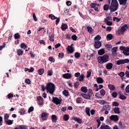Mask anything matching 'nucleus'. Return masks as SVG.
<instances>
[{
    "mask_svg": "<svg viewBox=\"0 0 129 129\" xmlns=\"http://www.w3.org/2000/svg\"><path fill=\"white\" fill-rule=\"evenodd\" d=\"M119 3V5L121 6L122 5V10L124 11L126 9L127 5H126V0H118Z\"/></svg>",
    "mask_w": 129,
    "mask_h": 129,
    "instance_id": "obj_4",
    "label": "nucleus"
},
{
    "mask_svg": "<svg viewBox=\"0 0 129 129\" xmlns=\"http://www.w3.org/2000/svg\"><path fill=\"white\" fill-rule=\"evenodd\" d=\"M106 38L107 40H112V39L113 38V36H112V34H109L107 35Z\"/></svg>",
    "mask_w": 129,
    "mask_h": 129,
    "instance_id": "obj_33",
    "label": "nucleus"
},
{
    "mask_svg": "<svg viewBox=\"0 0 129 129\" xmlns=\"http://www.w3.org/2000/svg\"><path fill=\"white\" fill-rule=\"evenodd\" d=\"M113 21H116L117 23H118V22H120V19H119L117 17H113Z\"/></svg>",
    "mask_w": 129,
    "mask_h": 129,
    "instance_id": "obj_60",
    "label": "nucleus"
},
{
    "mask_svg": "<svg viewBox=\"0 0 129 129\" xmlns=\"http://www.w3.org/2000/svg\"><path fill=\"white\" fill-rule=\"evenodd\" d=\"M99 103L100 104H101L102 105H103V104H105V103H106V102H105V101H104L103 100H100L99 101Z\"/></svg>",
    "mask_w": 129,
    "mask_h": 129,
    "instance_id": "obj_62",
    "label": "nucleus"
},
{
    "mask_svg": "<svg viewBox=\"0 0 129 129\" xmlns=\"http://www.w3.org/2000/svg\"><path fill=\"white\" fill-rule=\"evenodd\" d=\"M101 129H111L108 125H101L100 126Z\"/></svg>",
    "mask_w": 129,
    "mask_h": 129,
    "instance_id": "obj_27",
    "label": "nucleus"
},
{
    "mask_svg": "<svg viewBox=\"0 0 129 129\" xmlns=\"http://www.w3.org/2000/svg\"><path fill=\"white\" fill-rule=\"evenodd\" d=\"M87 29L88 30V32L90 33V34H92V32H93V29H92L91 28V27L90 26H88L87 27Z\"/></svg>",
    "mask_w": 129,
    "mask_h": 129,
    "instance_id": "obj_34",
    "label": "nucleus"
},
{
    "mask_svg": "<svg viewBox=\"0 0 129 129\" xmlns=\"http://www.w3.org/2000/svg\"><path fill=\"white\" fill-rule=\"evenodd\" d=\"M72 119L73 120H75V121H77V122H78V123H80V124L82 123V119H81L80 118H77L76 117H73L72 118Z\"/></svg>",
    "mask_w": 129,
    "mask_h": 129,
    "instance_id": "obj_14",
    "label": "nucleus"
},
{
    "mask_svg": "<svg viewBox=\"0 0 129 129\" xmlns=\"http://www.w3.org/2000/svg\"><path fill=\"white\" fill-rule=\"evenodd\" d=\"M109 55L106 54L102 56L98 57V62L100 64H103V63H106L109 61Z\"/></svg>",
    "mask_w": 129,
    "mask_h": 129,
    "instance_id": "obj_3",
    "label": "nucleus"
},
{
    "mask_svg": "<svg viewBox=\"0 0 129 129\" xmlns=\"http://www.w3.org/2000/svg\"><path fill=\"white\" fill-rule=\"evenodd\" d=\"M19 113L21 114V115H23L26 113V111L25 110V109L21 108L19 111Z\"/></svg>",
    "mask_w": 129,
    "mask_h": 129,
    "instance_id": "obj_36",
    "label": "nucleus"
},
{
    "mask_svg": "<svg viewBox=\"0 0 129 129\" xmlns=\"http://www.w3.org/2000/svg\"><path fill=\"white\" fill-rule=\"evenodd\" d=\"M86 113L89 116H90V109L89 107L86 108Z\"/></svg>",
    "mask_w": 129,
    "mask_h": 129,
    "instance_id": "obj_37",
    "label": "nucleus"
},
{
    "mask_svg": "<svg viewBox=\"0 0 129 129\" xmlns=\"http://www.w3.org/2000/svg\"><path fill=\"white\" fill-rule=\"evenodd\" d=\"M20 47L22 49L24 48V49H26V48H27V47H28V46H27V45H26V44H25V43H22L21 44Z\"/></svg>",
    "mask_w": 129,
    "mask_h": 129,
    "instance_id": "obj_46",
    "label": "nucleus"
},
{
    "mask_svg": "<svg viewBox=\"0 0 129 129\" xmlns=\"http://www.w3.org/2000/svg\"><path fill=\"white\" fill-rule=\"evenodd\" d=\"M92 57H93V54H90V55H87V60H90Z\"/></svg>",
    "mask_w": 129,
    "mask_h": 129,
    "instance_id": "obj_58",
    "label": "nucleus"
},
{
    "mask_svg": "<svg viewBox=\"0 0 129 129\" xmlns=\"http://www.w3.org/2000/svg\"><path fill=\"white\" fill-rule=\"evenodd\" d=\"M62 93L64 96H69V92L68 91L64 90L63 91Z\"/></svg>",
    "mask_w": 129,
    "mask_h": 129,
    "instance_id": "obj_41",
    "label": "nucleus"
},
{
    "mask_svg": "<svg viewBox=\"0 0 129 129\" xmlns=\"http://www.w3.org/2000/svg\"><path fill=\"white\" fill-rule=\"evenodd\" d=\"M52 101V102H53V103H55L56 105H58V104H61V103H62L61 99H60L55 97H53Z\"/></svg>",
    "mask_w": 129,
    "mask_h": 129,
    "instance_id": "obj_5",
    "label": "nucleus"
},
{
    "mask_svg": "<svg viewBox=\"0 0 129 129\" xmlns=\"http://www.w3.org/2000/svg\"><path fill=\"white\" fill-rule=\"evenodd\" d=\"M47 92L53 94L55 92V85L51 82L47 83L45 87Z\"/></svg>",
    "mask_w": 129,
    "mask_h": 129,
    "instance_id": "obj_2",
    "label": "nucleus"
},
{
    "mask_svg": "<svg viewBox=\"0 0 129 129\" xmlns=\"http://www.w3.org/2000/svg\"><path fill=\"white\" fill-rule=\"evenodd\" d=\"M118 76L120 77H123V76H124V73L123 72H121L118 74Z\"/></svg>",
    "mask_w": 129,
    "mask_h": 129,
    "instance_id": "obj_63",
    "label": "nucleus"
},
{
    "mask_svg": "<svg viewBox=\"0 0 129 129\" xmlns=\"http://www.w3.org/2000/svg\"><path fill=\"white\" fill-rule=\"evenodd\" d=\"M113 111L114 112V113H117V114L120 113V111L119 110V107H115L113 109Z\"/></svg>",
    "mask_w": 129,
    "mask_h": 129,
    "instance_id": "obj_26",
    "label": "nucleus"
},
{
    "mask_svg": "<svg viewBox=\"0 0 129 129\" xmlns=\"http://www.w3.org/2000/svg\"><path fill=\"white\" fill-rule=\"evenodd\" d=\"M123 54L125 55V56H128L129 55V47H126L124 51H123Z\"/></svg>",
    "mask_w": 129,
    "mask_h": 129,
    "instance_id": "obj_21",
    "label": "nucleus"
},
{
    "mask_svg": "<svg viewBox=\"0 0 129 129\" xmlns=\"http://www.w3.org/2000/svg\"><path fill=\"white\" fill-rule=\"evenodd\" d=\"M69 118H70V116L69 115L66 114L63 116V119L64 121H68L69 120Z\"/></svg>",
    "mask_w": 129,
    "mask_h": 129,
    "instance_id": "obj_19",
    "label": "nucleus"
},
{
    "mask_svg": "<svg viewBox=\"0 0 129 129\" xmlns=\"http://www.w3.org/2000/svg\"><path fill=\"white\" fill-rule=\"evenodd\" d=\"M125 91L126 92V93H129V85H128L126 88H125Z\"/></svg>",
    "mask_w": 129,
    "mask_h": 129,
    "instance_id": "obj_64",
    "label": "nucleus"
},
{
    "mask_svg": "<svg viewBox=\"0 0 129 129\" xmlns=\"http://www.w3.org/2000/svg\"><path fill=\"white\" fill-rule=\"evenodd\" d=\"M77 80L79 81H83L84 80V75L81 74L79 78H77Z\"/></svg>",
    "mask_w": 129,
    "mask_h": 129,
    "instance_id": "obj_23",
    "label": "nucleus"
},
{
    "mask_svg": "<svg viewBox=\"0 0 129 129\" xmlns=\"http://www.w3.org/2000/svg\"><path fill=\"white\" fill-rule=\"evenodd\" d=\"M105 47L107 48V49H111L112 45L111 44H106L105 45Z\"/></svg>",
    "mask_w": 129,
    "mask_h": 129,
    "instance_id": "obj_54",
    "label": "nucleus"
},
{
    "mask_svg": "<svg viewBox=\"0 0 129 129\" xmlns=\"http://www.w3.org/2000/svg\"><path fill=\"white\" fill-rule=\"evenodd\" d=\"M112 67H113V64L111 62L108 63L106 65V68L108 70H110L111 69H112Z\"/></svg>",
    "mask_w": 129,
    "mask_h": 129,
    "instance_id": "obj_15",
    "label": "nucleus"
},
{
    "mask_svg": "<svg viewBox=\"0 0 129 129\" xmlns=\"http://www.w3.org/2000/svg\"><path fill=\"white\" fill-rule=\"evenodd\" d=\"M100 93L102 96H104V95H105V90H104V89H102L100 91Z\"/></svg>",
    "mask_w": 129,
    "mask_h": 129,
    "instance_id": "obj_47",
    "label": "nucleus"
},
{
    "mask_svg": "<svg viewBox=\"0 0 129 129\" xmlns=\"http://www.w3.org/2000/svg\"><path fill=\"white\" fill-rule=\"evenodd\" d=\"M104 53H105V51H104V48H102V49H100L98 52V55H103V54H104Z\"/></svg>",
    "mask_w": 129,
    "mask_h": 129,
    "instance_id": "obj_29",
    "label": "nucleus"
},
{
    "mask_svg": "<svg viewBox=\"0 0 129 129\" xmlns=\"http://www.w3.org/2000/svg\"><path fill=\"white\" fill-rule=\"evenodd\" d=\"M62 77H63V78H65L66 79H70V78H71V74L69 73L63 74L62 75Z\"/></svg>",
    "mask_w": 129,
    "mask_h": 129,
    "instance_id": "obj_20",
    "label": "nucleus"
},
{
    "mask_svg": "<svg viewBox=\"0 0 129 129\" xmlns=\"http://www.w3.org/2000/svg\"><path fill=\"white\" fill-rule=\"evenodd\" d=\"M13 122L14 120H7L6 121H5L6 124H8V125H11V124H13Z\"/></svg>",
    "mask_w": 129,
    "mask_h": 129,
    "instance_id": "obj_25",
    "label": "nucleus"
},
{
    "mask_svg": "<svg viewBox=\"0 0 129 129\" xmlns=\"http://www.w3.org/2000/svg\"><path fill=\"white\" fill-rule=\"evenodd\" d=\"M117 9H118V2L117 0H112L110 6L108 4H105L103 6L104 11H108L109 10V15L117 11Z\"/></svg>",
    "mask_w": 129,
    "mask_h": 129,
    "instance_id": "obj_1",
    "label": "nucleus"
},
{
    "mask_svg": "<svg viewBox=\"0 0 129 129\" xmlns=\"http://www.w3.org/2000/svg\"><path fill=\"white\" fill-rule=\"evenodd\" d=\"M101 39V37L100 35H97L95 38L94 40L95 41H99Z\"/></svg>",
    "mask_w": 129,
    "mask_h": 129,
    "instance_id": "obj_48",
    "label": "nucleus"
},
{
    "mask_svg": "<svg viewBox=\"0 0 129 129\" xmlns=\"http://www.w3.org/2000/svg\"><path fill=\"white\" fill-rule=\"evenodd\" d=\"M18 129H27V126L25 125H21L18 127Z\"/></svg>",
    "mask_w": 129,
    "mask_h": 129,
    "instance_id": "obj_50",
    "label": "nucleus"
},
{
    "mask_svg": "<svg viewBox=\"0 0 129 129\" xmlns=\"http://www.w3.org/2000/svg\"><path fill=\"white\" fill-rule=\"evenodd\" d=\"M49 115V113L47 112H43L41 114V117L43 120H47V116Z\"/></svg>",
    "mask_w": 129,
    "mask_h": 129,
    "instance_id": "obj_13",
    "label": "nucleus"
},
{
    "mask_svg": "<svg viewBox=\"0 0 129 129\" xmlns=\"http://www.w3.org/2000/svg\"><path fill=\"white\" fill-rule=\"evenodd\" d=\"M82 101V98H77L76 99V102L77 103H81V102Z\"/></svg>",
    "mask_w": 129,
    "mask_h": 129,
    "instance_id": "obj_49",
    "label": "nucleus"
},
{
    "mask_svg": "<svg viewBox=\"0 0 129 129\" xmlns=\"http://www.w3.org/2000/svg\"><path fill=\"white\" fill-rule=\"evenodd\" d=\"M30 57H31V58H35V54H34V52L31 51L30 52Z\"/></svg>",
    "mask_w": 129,
    "mask_h": 129,
    "instance_id": "obj_55",
    "label": "nucleus"
},
{
    "mask_svg": "<svg viewBox=\"0 0 129 129\" xmlns=\"http://www.w3.org/2000/svg\"><path fill=\"white\" fill-rule=\"evenodd\" d=\"M14 38L15 39H20L21 38V35H20V33H15L14 34Z\"/></svg>",
    "mask_w": 129,
    "mask_h": 129,
    "instance_id": "obj_40",
    "label": "nucleus"
},
{
    "mask_svg": "<svg viewBox=\"0 0 129 129\" xmlns=\"http://www.w3.org/2000/svg\"><path fill=\"white\" fill-rule=\"evenodd\" d=\"M57 119H58L57 118V116H56L55 115H52L51 116V120L52 122H56Z\"/></svg>",
    "mask_w": 129,
    "mask_h": 129,
    "instance_id": "obj_24",
    "label": "nucleus"
},
{
    "mask_svg": "<svg viewBox=\"0 0 129 129\" xmlns=\"http://www.w3.org/2000/svg\"><path fill=\"white\" fill-rule=\"evenodd\" d=\"M116 51H117V47H114L112 48L111 53L113 57H115V56L117 55V53H116Z\"/></svg>",
    "mask_w": 129,
    "mask_h": 129,
    "instance_id": "obj_10",
    "label": "nucleus"
},
{
    "mask_svg": "<svg viewBox=\"0 0 129 129\" xmlns=\"http://www.w3.org/2000/svg\"><path fill=\"white\" fill-rule=\"evenodd\" d=\"M96 81L98 84H101L102 83H103V79L101 77H98L96 79Z\"/></svg>",
    "mask_w": 129,
    "mask_h": 129,
    "instance_id": "obj_17",
    "label": "nucleus"
},
{
    "mask_svg": "<svg viewBox=\"0 0 129 129\" xmlns=\"http://www.w3.org/2000/svg\"><path fill=\"white\" fill-rule=\"evenodd\" d=\"M111 108V106L109 105H106L105 106H103V110H105L104 112L105 114H107L108 113V111L110 110V108Z\"/></svg>",
    "mask_w": 129,
    "mask_h": 129,
    "instance_id": "obj_8",
    "label": "nucleus"
},
{
    "mask_svg": "<svg viewBox=\"0 0 129 129\" xmlns=\"http://www.w3.org/2000/svg\"><path fill=\"white\" fill-rule=\"evenodd\" d=\"M112 106H119V103H118V102L114 101L112 102Z\"/></svg>",
    "mask_w": 129,
    "mask_h": 129,
    "instance_id": "obj_45",
    "label": "nucleus"
},
{
    "mask_svg": "<svg viewBox=\"0 0 129 129\" xmlns=\"http://www.w3.org/2000/svg\"><path fill=\"white\" fill-rule=\"evenodd\" d=\"M92 72V70H89L87 71V78H89V77H90L91 76V73Z\"/></svg>",
    "mask_w": 129,
    "mask_h": 129,
    "instance_id": "obj_42",
    "label": "nucleus"
},
{
    "mask_svg": "<svg viewBox=\"0 0 129 129\" xmlns=\"http://www.w3.org/2000/svg\"><path fill=\"white\" fill-rule=\"evenodd\" d=\"M111 20V17L108 15V14H106V18L104 19V22L106 23L107 22H109Z\"/></svg>",
    "mask_w": 129,
    "mask_h": 129,
    "instance_id": "obj_22",
    "label": "nucleus"
},
{
    "mask_svg": "<svg viewBox=\"0 0 129 129\" xmlns=\"http://www.w3.org/2000/svg\"><path fill=\"white\" fill-rule=\"evenodd\" d=\"M25 82L27 84H31V80H30L29 79H26Z\"/></svg>",
    "mask_w": 129,
    "mask_h": 129,
    "instance_id": "obj_59",
    "label": "nucleus"
},
{
    "mask_svg": "<svg viewBox=\"0 0 129 129\" xmlns=\"http://www.w3.org/2000/svg\"><path fill=\"white\" fill-rule=\"evenodd\" d=\"M125 63H129V59L126 58L125 59H119L116 61V64L117 65H121V64H125Z\"/></svg>",
    "mask_w": 129,
    "mask_h": 129,
    "instance_id": "obj_6",
    "label": "nucleus"
},
{
    "mask_svg": "<svg viewBox=\"0 0 129 129\" xmlns=\"http://www.w3.org/2000/svg\"><path fill=\"white\" fill-rule=\"evenodd\" d=\"M37 99L38 102V105H42L44 102V99L41 96H38Z\"/></svg>",
    "mask_w": 129,
    "mask_h": 129,
    "instance_id": "obj_9",
    "label": "nucleus"
},
{
    "mask_svg": "<svg viewBox=\"0 0 129 129\" xmlns=\"http://www.w3.org/2000/svg\"><path fill=\"white\" fill-rule=\"evenodd\" d=\"M80 83H79V82H76L74 83V86L75 88H77V87H78V86H79Z\"/></svg>",
    "mask_w": 129,
    "mask_h": 129,
    "instance_id": "obj_56",
    "label": "nucleus"
},
{
    "mask_svg": "<svg viewBox=\"0 0 129 129\" xmlns=\"http://www.w3.org/2000/svg\"><path fill=\"white\" fill-rule=\"evenodd\" d=\"M9 117H10V114L8 113H5L4 114V121L9 120Z\"/></svg>",
    "mask_w": 129,
    "mask_h": 129,
    "instance_id": "obj_32",
    "label": "nucleus"
},
{
    "mask_svg": "<svg viewBox=\"0 0 129 129\" xmlns=\"http://www.w3.org/2000/svg\"><path fill=\"white\" fill-rule=\"evenodd\" d=\"M37 72L39 75H42L44 72H45V70L44 69H40L38 70Z\"/></svg>",
    "mask_w": 129,
    "mask_h": 129,
    "instance_id": "obj_28",
    "label": "nucleus"
},
{
    "mask_svg": "<svg viewBox=\"0 0 129 129\" xmlns=\"http://www.w3.org/2000/svg\"><path fill=\"white\" fill-rule=\"evenodd\" d=\"M112 97H114V98H116L117 97V93L115 92H113L112 94Z\"/></svg>",
    "mask_w": 129,
    "mask_h": 129,
    "instance_id": "obj_57",
    "label": "nucleus"
},
{
    "mask_svg": "<svg viewBox=\"0 0 129 129\" xmlns=\"http://www.w3.org/2000/svg\"><path fill=\"white\" fill-rule=\"evenodd\" d=\"M119 98H120V99H122L123 100H124L126 99V96H125L123 95H121L120 94H119Z\"/></svg>",
    "mask_w": 129,
    "mask_h": 129,
    "instance_id": "obj_38",
    "label": "nucleus"
},
{
    "mask_svg": "<svg viewBox=\"0 0 129 129\" xmlns=\"http://www.w3.org/2000/svg\"><path fill=\"white\" fill-rule=\"evenodd\" d=\"M72 39L73 40V41H77V36L76 35L74 34L72 36Z\"/></svg>",
    "mask_w": 129,
    "mask_h": 129,
    "instance_id": "obj_52",
    "label": "nucleus"
},
{
    "mask_svg": "<svg viewBox=\"0 0 129 129\" xmlns=\"http://www.w3.org/2000/svg\"><path fill=\"white\" fill-rule=\"evenodd\" d=\"M34 111V107L31 106L28 109V113L32 112V111Z\"/></svg>",
    "mask_w": 129,
    "mask_h": 129,
    "instance_id": "obj_61",
    "label": "nucleus"
},
{
    "mask_svg": "<svg viewBox=\"0 0 129 129\" xmlns=\"http://www.w3.org/2000/svg\"><path fill=\"white\" fill-rule=\"evenodd\" d=\"M110 119L114 121H117L118 120V117L116 115H112L110 116Z\"/></svg>",
    "mask_w": 129,
    "mask_h": 129,
    "instance_id": "obj_12",
    "label": "nucleus"
},
{
    "mask_svg": "<svg viewBox=\"0 0 129 129\" xmlns=\"http://www.w3.org/2000/svg\"><path fill=\"white\" fill-rule=\"evenodd\" d=\"M72 46H73V44H72L67 48L69 53H73V52H74V49H73V47H72Z\"/></svg>",
    "mask_w": 129,
    "mask_h": 129,
    "instance_id": "obj_16",
    "label": "nucleus"
},
{
    "mask_svg": "<svg viewBox=\"0 0 129 129\" xmlns=\"http://www.w3.org/2000/svg\"><path fill=\"white\" fill-rule=\"evenodd\" d=\"M119 127L121 129L124 128V126L122 125V123L121 122V121L119 122Z\"/></svg>",
    "mask_w": 129,
    "mask_h": 129,
    "instance_id": "obj_53",
    "label": "nucleus"
},
{
    "mask_svg": "<svg viewBox=\"0 0 129 129\" xmlns=\"http://www.w3.org/2000/svg\"><path fill=\"white\" fill-rule=\"evenodd\" d=\"M81 90L82 92H84V93H86L88 90H87V88L86 87H82L81 88Z\"/></svg>",
    "mask_w": 129,
    "mask_h": 129,
    "instance_id": "obj_30",
    "label": "nucleus"
},
{
    "mask_svg": "<svg viewBox=\"0 0 129 129\" xmlns=\"http://www.w3.org/2000/svg\"><path fill=\"white\" fill-rule=\"evenodd\" d=\"M75 58H80V53L76 52L75 53Z\"/></svg>",
    "mask_w": 129,
    "mask_h": 129,
    "instance_id": "obj_51",
    "label": "nucleus"
},
{
    "mask_svg": "<svg viewBox=\"0 0 129 129\" xmlns=\"http://www.w3.org/2000/svg\"><path fill=\"white\" fill-rule=\"evenodd\" d=\"M48 17L49 19H51V20H55V19H57V17H55L53 14H50Z\"/></svg>",
    "mask_w": 129,
    "mask_h": 129,
    "instance_id": "obj_43",
    "label": "nucleus"
},
{
    "mask_svg": "<svg viewBox=\"0 0 129 129\" xmlns=\"http://www.w3.org/2000/svg\"><path fill=\"white\" fill-rule=\"evenodd\" d=\"M17 54L18 55V56H21V55H23V51H22V50L18 49L17 50Z\"/></svg>",
    "mask_w": 129,
    "mask_h": 129,
    "instance_id": "obj_44",
    "label": "nucleus"
},
{
    "mask_svg": "<svg viewBox=\"0 0 129 129\" xmlns=\"http://www.w3.org/2000/svg\"><path fill=\"white\" fill-rule=\"evenodd\" d=\"M108 87L110 90H114V89H115V87L111 84H109Z\"/></svg>",
    "mask_w": 129,
    "mask_h": 129,
    "instance_id": "obj_35",
    "label": "nucleus"
},
{
    "mask_svg": "<svg viewBox=\"0 0 129 129\" xmlns=\"http://www.w3.org/2000/svg\"><path fill=\"white\" fill-rule=\"evenodd\" d=\"M94 47L95 49H99L101 47V42L97 40L95 41Z\"/></svg>",
    "mask_w": 129,
    "mask_h": 129,
    "instance_id": "obj_11",
    "label": "nucleus"
},
{
    "mask_svg": "<svg viewBox=\"0 0 129 129\" xmlns=\"http://www.w3.org/2000/svg\"><path fill=\"white\" fill-rule=\"evenodd\" d=\"M54 34H51L50 36H49V40L51 42H54Z\"/></svg>",
    "mask_w": 129,
    "mask_h": 129,
    "instance_id": "obj_39",
    "label": "nucleus"
},
{
    "mask_svg": "<svg viewBox=\"0 0 129 129\" xmlns=\"http://www.w3.org/2000/svg\"><path fill=\"white\" fill-rule=\"evenodd\" d=\"M127 29H128V25L124 24L121 27L120 29L119 30V31L121 34H123V33H124V32H125V31H126Z\"/></svg>",
    "mask_w": 129,
    "mask_h": 129,
    "instance_id": "obj_7",
    "label": "nucleus"
},
{
    "mask_svg": "<svg viewBox=\"0 0 129 129\" xmlns=\"http://www.w3.org/2000/svg\"><path fill=\"white\" fill-rule=\"evenodd\" d=\"M68 28V25L65 23H62L61 26V29L62 31H65V30L67 29Z\"/></svg>",
    "mask_w": 129,
    "mask_h": 129,
    "instance_id": "obj_18",
    "label": "nucleus"
},
{
    "mask_svg": "<svg viewBox=\"0 0 129 129\" xmlns=\"http://www.w3.org/2000/svg\"><path fill=\"white\" fill-rule=\"evenodd\" d=\"M91 7L92 8V9H94V8H95L96 7H100V5H99V4H97L96 3H92L90 5Z\"/></svg>",
    "mask_w": 129,
    "mask_h": 129,
    "instance_id": "obj_31",
    "label": "nucleus"
}]
</instances>
